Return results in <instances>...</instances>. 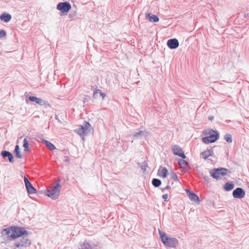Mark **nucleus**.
<instances>
[{"label":"nucleus","mask_w":249,"mask_h":249,"mask_svg":"<svg viewBox=\"0 0 249 249\" xmlns=\"http://www.w3.org/2000/svg\"><path fill=\"white\" fill-rule=\"evenodd\" d=\"M147 166V163L146 161L143 162L141 166V168L143 170V172L146 171V167Z\"/></svg>","instance_id":"nucleus-32"},{"label":"nucleus","mask_w":249,"mask_h":249,"mask_svg":"<svg viewBox=\"0 0 249 249\" xmlns=\"http://www.w3.org/2000/svg\"><path fill=\"white\" fill-rule=\"evenodd\" d=\"M57 183L55 185L47 190L46 194L47 196L53 199H56L59 195L61 186L60 185V180L58 179L56 180Z\"/></svg>","instance_id":"nucleus-3"},{"label":"nucleus","mask_w":249,"mask_h":249,"mask_svg":"<svg viewBox=\"0 0 249 249\" xmlns=\"http://www.w3.org/2000/svg\"><path fill=\"white\" fill-rule=\"evenodd\" d=\"M6 35V33L5 30H0V38H2Z\"/></svg>","instance_id":"nucleus-34"},{"label":"nucleus","mask_w":249,"mask_h":249,"mask_svg":"<svg viewBox=\"0 0 249 249\" xmlns=\"http://www.w3.org/2000/svg\"><path fill=\"white\" fill-rule=\"evenodd\" d=\"M228 169L224 168H217L211 169L210 174L213 178L218 180L221 177H224L227 174Z\"/></svg>","instance_id":"nucleus-6"},{"label":"nucleus","mask_w":249,"mask_h":249,"mask_svg":"<svg viewBox=\"0 0 249 249\" xmlns=\"http://www.w3.org/2000/svg\"><path fill=\"white\" fill-rule=\"evenodd\" d=\"M146 134V131L145 130L137 129L132 134V136L134 138H141L145 136Z\"/></svg>","instance_id":"nucleus-13"},{"label":"nucleus","mask_w":249,"mask_h":249,"mask_svg":"<svg viewBox=\"0 0 249 249\" xmlns=\"http://www.w3.org/2000/svg\"><path fill=\"white\" fill-rule=\"evenodd\" d=\"M38 104L40 106H43L46 108L51 107V105L48 102V101L42 99L41 98H39L38 99Z\"/></svg>","instance_id":"nucleus-20"},{"label":"nucleus","mask_w":249,"mask_h":249,"mask_svg":"<svg viewBox=\"0 0 249 249\" xmlns=\"http://www.w3.org/2000/svg\"><path fill=\"white\" fill-rule=\"evenodd\" d=\"M14 153L15 154V156L17 158L21 159L22 157V155L20 152V148L18 145H16L15 146V149L14 150Z\"/></svg>","instance_id":"nucleus-25"},{"label":"nucleus","mask_w":249,"mask_h":249,"mask_svg":"<svg viewBox=\"0 0 249 249\" xmlns=\"http://www.w3.org/2000/svg\"><path fill=\"white\" fill-rule=\"evenodd\" d=\"M146 17L148 18L149 21L150 22H157L159 20V18L157 16L151 15V13H147Z\"/></svg>","instance_id":"nucleus-17"},{"label":"nucleus","mask_w":249,"mask_h":249,"mask_svg":"<svg viewBox=\"0 0 249 249\" xmlns=\"http://www.w3.org/2000/svg\"><path fill=\"white\" fill-rule=\"evenodd\" d=\"M158 172L159 174H160V175L161 177H162L163 178H165L167 177L168 170L165 167H162L160 166Z\"/></svg>","instance_id":"nucleus-22"},{"label":"nucleus","mask_w":249,"mask_h":249,"mask_svg":"<svg viewBox=\"0 0 249 249\" xmlns=\"http://www.w3.org/2000/svg\"><path fill=\"white\" fill-rule=\"evenodd\" d=\"M99 93L100 94V96H102V99H103L104 98V97H105L106 96V94L101 92V90L100 89H96L95 91H94L93 92V97L94 98H97V97H96V94Z\"/></svg>","instance_id":"nucleus-28"},{"label":"nucleus","mask_w":249,"mask_h":249,"mask_svg":"<svg viewBox=\"0 0 249 249\" xmlns=\"http://www.w3.org/2000/svg\"><path fill=\"white\" fill-rule=\"evenodd\" d=\"M42 142L50 150H53L56 148L53 143L47 140H43Z\"/></svg>","instance_id":"nucleus-24"},{"label":"nucleus","mask_w":249,"mask_h":249,"mask_svg":"<svg viewBox=\"0 0 249 249\" xmlns=\"http://www.w3.org/2000/svg\"><path fill=\"white\" fill-rule=\"evenodd\" d=\"M170 188H171V187H170V185H167V186H166L165 188H161V191H162V192H164V191H165V190H168V189H169Z\"/></svg>","instance_id":"nucleus-35"},{"label":"nucleus","mask_w":249,"mask_h":249,"mask_svg":"<svg viewBox=\"0 0 249 249\" xmlns=\"http://www.w3.org/2000/svg\"><path fill=\"white\" fill-rule=\"evenodd\" d=\"M87 101V99L85 98L84 99L83 102L84 103H85V102Z\"/></svg>","instance_id":"nucleus-43"},{"label":"nucleus","mask_w":249,"mask_h":249,"mask_svg":"<svg viewBox=\"0 0 249 249\" xmlns=\"http://www.w3.org/2000/svg\"><path fill=\"white\" fill-rule=\"evenodd\" d=\"M186 193L190 199L196 203L198 204L200 202L199 197L194 192L186 189Z\"/></svg>","instance_id":"nucleus-11"},{"label":"nucleus","mask_w":249,"mask_h":249,"mask_svg":"<svg viewBox=\"0 0 249 249\" xmlns=\"http://www.w3.org/2000/svg\"><path fill=\"white\" fill-rule=\"evenodd\" d=\"M79 249H93V246L88 242L85 241L83 243L80 244L79 246Z\"/></svg>","instance_id":"nucleus-19"},{"label":"nucleus","mask_w":249,"mask_h":249,"mask_svg":"<svg viewBox=\"0 0 249 249\" xmlns=\"http://www.w3.org/2000/svg\"><path fill=\"white\" fill-rule=\"evenodd\" d=\"M98 94H96V97H97V98L98 97Z\"/></svg>","instance_id":"nucleus-45"},{"label":"nucleus","mask_w":249,"mask_h":249,"mask_svg":"<svg viewBox=\"0 0 249 249\" xmlns=\"http://www.w3.org/2000/svg\"><path fill=\"white\" fill-rule=\"evenodd\" d=\"M1 155L4 158L8 157L9 161L10 163L14 162V157L11 152L6 150H3L1 152Z\"/></svg>","instance_id":"nucleus-14"},{"label":"nucleus","mask_w":249,"mask_h":249,"mask_svg":"<svg viewBox=\"0 0 249 249\" xmlns=\"http://www.w3.org/2000/svg\"><path fill=\"white\" fill-rule=\"evenodd\" d=\"M66 161H69V157H67V159L66 160Z\"/></svg>","instance_id":"nucleus-42"},{"label":"nucleus","mask_w":249,"mask_h":249,"mask_svg":"<svg viewBox=\"0 0 249 249\" xmlns=\"http://www.w3.org/2000/svg\"><path fill=\"white\" fill-rule=\"evenodd\" d=\"M55 118L56 120H57L59 122L61 123V121L58 118V116L57 115H55Z\"/></svg>","instance_id":"nucleus-39"},{"label":"nucleus","mask_w":249,"mask_h":249,"mask_svg":"<svg viewBox=\"0 0 249 249\" xmlns=\"http://www.w3.org/2000/svg\"><path fill=\"white\" fill-rule=\"evenodd\" d=\"M245 16L246 17H249V13H248L245 14Z\"/></svg>","instance_id":"nucleus-41"},{"label":"nucleus","mask_w":249,"mask_h":249,"mask_svg":"<svg viewBox=\"0 0 249 249\" xmlns=\"http://www.w3.org/2000/svg\"><path fill=\"white\" fill-rule=\"evenodd\" d=\"M203 179L206 181H209V177H207V176H204L203 177Z\"/></svg>","instance_id":"nucleus-38"},{"label":"nucleus","mask_w":249,"mask_h":249,"mask_svg":"<svg viewBox=\"0 0 249 249\" xmlns=\"http://www.w3.org/2000/svg\"><path fill=\"white\" fill-rule=\"evenodd\" d=\"M28 99L30 101L36 102L38 104L39 98L35 96H29Z\"/></svg>","instance_id":"nucleus-31"},{"label":"nucleus","mask_w":249,"mask_h":249,"mask_svg":"<svg viewBox=\"0 0 249 249\" xmlns=\"http://www.w3.org/2000/svg\"><path fill=\"white\" fill-rule=\"evenodd\" d=\"M152 183L153 186L156 187H158L160 186L161 181L160 179L158 178H153L152 181Z\"/></svg>","instance_id":"nucleus-27"},{"label":"nucleus","mask_w":249,"mask_h":249,"mask_svg":"<svg viewBox=\"0 0 249 249\" xmlns=\"http://www.w3.org/2000/svg\"><path fill=\"white\" fill-rule=\"evenodd\" d=\"M31 245V241L28 238V235H26L16 240L14 244L13 249H23L29 247Z\"/></svg>","instance_id":"nucleus-4"},{"label":"nucleus","mask_w":249,"mask_h":249,"mask_svg":"<svg viewBox=\"0 0 249 249\" xmlns=\"http://www.w3.org/2000/svg\"><path fill=\"white\" fill-rule=\"evenodd\" d=\"M29 235V232L21 227L13 226V233L9 236L10 238L15 239L21 237Z\"/></svg>","instance_id":"nucleus-5"},{"label":"nucleus","mask_w":249,"mask_h":249,"mask_svg":"<svg viewBox=\"0 0 249 249\" xmlns=\"http://www.w3.org/2000/svg\"><path fill=\"white\" fill-rule=\"evenodd\" d=\"M234 185L232 182H227L225 184L224 189L227 191H230L234 188Z\"/></svg>","instance_id":"nucleus-23"},{"label":"nucleus","mask_w":249,"mask_h":249,"mask_svg":"<svg viewBox=\"0 0 249 249\" xmlns=\"http://www.w3.org/2000/svg\"><path fill=\"white\" fill-rule=\"evenodd\" d=\"M23 146L24 148L25 151H28L29 150V143L27 138H25L23 140Z\"/></svg>","instance_id":"nucleus-30"},{"label":"nucleus","mask_w":249,"mask_h":249,"mask_svg":"<svg viewBox=\"0 0 249 249\" xmlns=\"http://www.w3.org/2000/svg\"><path fill=\"white\" fill-rule=\"evenodd\" d=\"M245 191L243 188L240 187L236 188L232 192V196L235 198H243L245 197Z\"/></svg>","instance_id":"nucleus-9"},{"label":"nucleus","mask_w":249,"mask_h":249,"mask_svg":"<svg viewBox=\"0 0 249 249\" xmlns=\"http://www.w3.org/2000/svg\"><path fill=\"white\" fill-rule=\"evenodd\" d=\"M71 5L67 1L60 2L57 5V9L62 13H68L71 9Z\"/></svg>","instance_id":"nucleus-8"},{"label":"nucleus","mask_w":249,"mask_h":249,"mask_svg":"<svg viewBox=\"0 0 249 249\" xmlns=\"http://www.w3.org/2000/svg\"><path fill=\"white\" fill-rule=\"evenodd\" d=\"M26 102L27 103H28V100L27 99H26Z\"/></svg>","instance_id":"nucleus-44"},{"label":"nucleus","mask_w":249,"mask_h":249,"mask_svg":"<svg viewBox=\"0 0 249 249\" xmlns=\"http://www.w3.org/2000/svg\"><path fill=\"white\" fill-rule=\"evenodd\" d=\"M12 18L10 14L4 13L0 16V19L5 22H8Z\"/></svg>","instance_id":"nucleus-15"},{"label":"nucleus","mask_w":249,"mask_h":249,"mask_svg":"<svg viewBox=\"0 0 249 249\" xmlns=\"http://www.w3.org/2000/svg\"><path fill=\"white\" fill-rule=\"evenodd\" d=\"M174 154L178 155L182 159H185L186 156L185 155L183 151L182 150L181 147L178 145H175L172 148Z\"/></svg>","instance_id":"nucleus-10"},{"label":"nucleus","mask_w":249,"mask_h":249,"mask_svg":"<svg viewBox=\"0 0 249 249\" xmlns=\"http://www.w3.org/2000/svg\"><path fill=\"white\" fill-rule=\"evenodd\" d=\"M225 140L231 143L232 141L231 135L229 133H226L224 136Z\"/></svg>","instance_id":"nucleus-29"},{"label":"nucleus","mask_w":249,"mask_h":249,"mask_svg":"<svg viewBox=\"0 0 249 249\" xmlns=\"http://www.w3.org/2000/svg\"><path fill=\"white\" fill-rule=\"evenodd\" d=\"M11 232L13 233V226L9 227L2 230L1 234L2 236L8 235L9 236Z\"/></svg>","instance_id":"nucleus-18"},{"label":"nucleus","mask_w":249,"mask_h":249,"mask_svg":"<svg viewBox=\"0 0 249 249\" xmlns=\"http://www.w3.org/2000/svg\"><path fill=\"white\" fill-rule=\"evenodd\" d=\"M210 155H211V151L207 150L202 152L200 154V157L203 159H207Z\"/></svg>","instance_id":"nucleus-26"},{"label":"nucleus","mask_w":249,"mask_h":249,"mask_svg":"<svg viewBox=\"0 0 249 249\" xmlns=\"http://www.w3.org/2000/svg\"><path fill=\"white\" fill-rule=\"evenodd\" d=\"M159 232L161 241L165 246L171 248H175L178 246V241L177 238L169 237L165 233L160 230H159Z\"/></svg>","instance_id":"nucleus-1"},{"label":"nucleus","mask_w":249,"mask_h":249,"mask_svg":"<svg viewBox=\"0 0 249 249\" xmlns=\"http://www.w3.org/2000/svg\"><path fill=\"white\" fill-rule=\"evenodd\" d=\"M203 134L209 136L205 137L202 138V142L206 144L214 142L219 138V134L217 131L212 129H207L203 131Z\"/></svg>","instance_id":"nucleus-2"},{"label":"nucleus","mask_w":249,"mask_h":249,"mask_svg":"<svg viewBox=\"0 0 249 249\" xmlns=\"http://www.w3.org/2000/svg\"><path fill=\"white\" fill-rule=\"evenodd\" d=\"M168 197V194H164L163 196H162V198L164 199V201H167V199Z\"/></svg>","instance_id":"nucleus-37"},{"label":"nucleus","mask_w":249,"mask_h":249,"mask_svg":"<svg viewBox=\"0 0 249 249\" xmlns=\"http://www.w3.org/2000/svg\"><path fill=\"white\" fill-rule=\"evenodd\" d=\"M167 45L170 49H175L178 47L179 42L176 38L170 39L167 41Z\"/></svg>","instance_id":"nucleus-12"},{"label":"nucleus","mask_w":249,"mask_h":249,"mask_svg":"<svg viewBox=\"0 0 249 249\" xmlns=\"http://www.w3.org/2000/svg\"><path fill=\"white\" fill-rule=\"evenodd\" d=\"M24 181L25 185L30 182L27 177L25 176L24 177Z\"/></svg>","instance_id":"nucleus-36"},{"label":"nucleus","mask_w":249,"mask_h":249,"mask_svg":"<svg viewBox=\"0 0 249 249\" xmlns=\"http://www.w3.org/2000/svg\"><path fill=\"white\" fill-rule=\"evenodd\" d=\"M213 118H214V117H213V116H209V117H208V118H209V119L210 120H213Z\"/></svg>","instance_id":"nucleus-40"},{"label":"nucleus","mask_w":249,"mask_h":249,"mask_svg":"<svg viewBox=\"0 0 249 249\" xmlns=\"http://www.w3.org/2000/svg\"><path fill=\"white\" fill-rule=\"evenodd\" d=\"M171 178L173 180H176V181L178 180V177L176 173L175 172H172L171 173Z\"/></svg>","instance_id":"nucleus-33"},{"label":"nucleus","mask_w":249,"mask_h":249,"mask_svg":"<svg viewBox=\"0 0 249 249\" xmlns=\"http://www.w3.org/2000/svg\"><path fill=\"white\" fill-rule=\"evenodd\" d=\"M183 159H179L178 160V164L181 168L186 169L189 166V164L187 161L184 160Z\"/></svg>","instance_id":"nucleus-21"},{"label":"nucleus","mask_w":249,"mask_h":249,"mask_svg":"<svg viewBox=\"0 0 249 249\" xmlns=\"http://www.w3.org/2000/svg\"><path fill=\"white\" fill-rule=\"evenodd\" d=\"M25 187H26L27 192L29 194H35L36 192V189L33 186V185L32 184V183L31 182L26 184L25 185Z\"/></svg>","instance_id":"nucleus-16"},{"label":"nucleus","mask_w":249,"mask_h":249,"mask_svg":"<svg viewBox=\"0 0 249 249\" xmlns=\"http://www.w3.org/2000/svg\"><path fill=\"white\" fill-rule=\"evenodd\" d=\"M90 128V124L87 122H85L84 125H80V127L75 130V132L80 136L84 137L89 132Z\"/></svg>","instance_id":"nucleus-7"}]
</instances>
